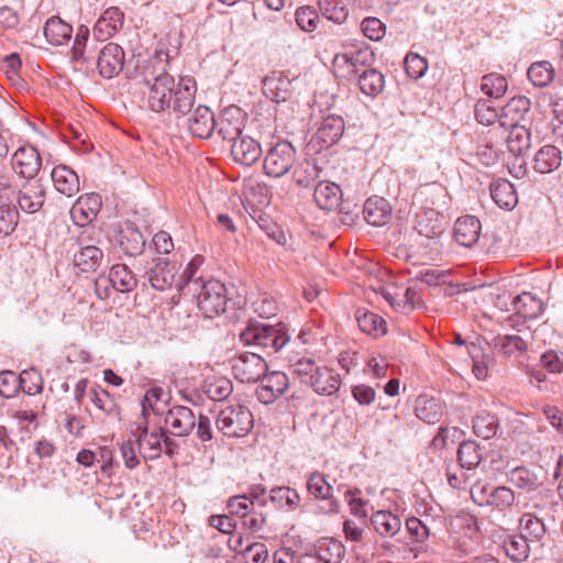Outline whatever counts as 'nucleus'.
Segmentation results:
<instances>
[{"mask_svg":"<svg viewBox=\"0 0 563 563\" xmlns=\"http://www.w3.org/2000/svg\"><path fill=\"white\" fill-rule=\"evenodd\" d=\"M307 489L310 495L320 500L329 501V510L336 511L338 503L332 498V486L328 482L324 474L314 472L307 481Z\"/></svg>","mask_w":563,"mask_h":563,"instance_id":"cd10ccee","label":"nucleus"},{"mask_svg":"<svg viewBox=\"0 0 563 563\" xmlns=\"http://www.w3.org/2000/svg\"><path fill=\"white\" fill-rule=\"evenodd\" d=\"M361 29L367 38L372 41H380L386 33L385 24L377 18H365L361 23Z\"/></svg>","mask_w":563,"mask_h":563,"instance_id":"0e129e2a","label":"nucleus"},{"mask_svg":"<svg viewBox=\"0 0 563 563\" xmlns=\"http://www.w3.org/2000/svg\"><path fill=\"white\" fill-rule=\"evenodd\" d=\"M246 114L241 108L231 106L223 109L216 120L217 133L228 142L233 143L243 132Z\"/></svg>","mask_w":563,"mask_h":563,"instance_id":"ddd939ff","label":"nucleus"},{"mask_svg":"<svg viewBox=\"0 0 563 563\" xmlns=\"http://www.w3.org/2000/svg\"><path fill=\"white\" fill-rule=\"evenodd\" d=\"M101 197L96 192L80 196L70 209V217L78 227L92 222L101 209Z\"/></svg>","mask_w":563,"mask_h":563,"instance_id":"dca6fc26","label":"nucleus"},{"mask_svg":"<svg viewBox=\"0 0 563 563\" xmlns=\"http://www.w3.org/2000/svg\"><path fill=\"white\" fill-rule=\"evenodd\" d=\"M521 536L538 547L545 534V526L541 519L532 514H525L520 519Z\"/></svg>","mask_w":563,"mask_h":563,"instance_id":"c03bdc74","label":"nucleus"},{"mask_svg":"<svg viewBox=\"0 0 563 563\" xmlns=\"http://www.w3.org/2000/svg\"><path fill=\"white\" fill-rule=\"evenodd\" d=\"M186 295L196 297L199 310L207 318H213L225 311L227 288L220 280L208 279L201 284L195 283L190 285V290Z\"/></svg>","mask_w":563,"mask_h":563,"instance_id":"39448f33","label":"nucleus"},{"mask_svg":"<svg viewBox=\"0 0 563 563\" xmlns=\"http://www.w3.org/2000/svg\"><path fill=\"white\" fill-rule=\"evenodd\" d=\"M253 423L252 412L242 405L225 406L219 411L216 420L217 429L230 438L246 435L252 430Z\"/></svg>","mask_w":563,"mask_h":563,"instance_id":"423d86ee","label":"nucleus"},{"mask_svg":"<svg viewBox=\"0 0 563 563\" xmlns=\"http://www.w3.org/2000/svg\"><path fill=\"white\" fill-rule=\"evenodd\" d=\"M540 362L550 373L561 374L563 372V353L549 350L541 355Z\"/></svg>","mask_w":563,"mask_h":563,"instance_id":"774afa93","label":"nucleus"},{"mask_svg":"<svg viewBox=\"0 0 563 563\" xmlns=\"http://www.w3.org/2000/svg\"><path fill=\"white\" fill-rule=\"evenodd\" d=\"M80 250L74 255V264L81 272L90 273L96 272L104 260L101 249L95 245H82L80 242Z\"/></svg>","mask_w":563,"mask_h":563,"instance_id":"c85d7f7f","label":"nucleus"},{"mask_svg":"<svg viewBox=\"0 0 563 563\" xmlns=\"http://www.w3.org/2000/svg\"><path fill=\"white\" fill-rule=\"evenodd\" d=\"M12 170L25 180L36 179L42 167V158L33 146L19 147L11 157Z\"/></svg>","mask_w":563,"mask_h":563,"instance_id":"4468645a","label":"nucleus"},{"mask_svg":"<svg viewBox=\"0 0 563 563\" xmlns=\"http://www.w3.org/2000/svg\"><path fill=\"white\" fill-rule=\"evenodd\" d=\"M499 426L498 418L487 411H481L476 415L473 429L474 433L485 440L496 435Z\"/></svg>","mask_w":563,"mask_h":563,"instance_id":"09e8293b","label":"nucleus"},{"mask_svg":"<svg viewBox=\"0 0 563 563\" xmlns=\"http://www.w3.org/2000/svg\"><path fill=\"white\" fill-rule=\"evenodd\" d=\"M475 119L479 124L492 125L498 122L501 126V108L496 106V100L479 99L474 109Z\"/></svg>","mask_w":563,"mask_h":563,"instance_id":"37998d69","label":"nucleus"},{"mask_svg":"<svg viewBox=\"0 0 563 563\" xmlns=\"http://www.w3.org/2000/svg\"><path fill=\"white\" fill-rule=\"evenodd\" d=\"M530 109V100L527 97H514L501 108V126L518 124Z\"/></svg>","mask_w":563,"mask_h":563,"instance_id":"72a5a7b5","label":"nucleus"},{"mask_svg":"<svg viewBox=\"0 0 563 563\" xmlns=\"http://www.w3.org/2000/svg\"><path fill=\"white\" fill-rule=\"evenodd\" d=\"M561 151L553 145L541 147L534 156V169L541 174H548L558 169L561 165Z\"/></svg>","mask_w":563,"mask_h":563,"instance_id":"4c0bfd02","label":"nucleus"},{"mask_svg":"<svg viewBox=\"0 0 563 563\" xmlns=\"http://www.w3.org/2000/svg\"><path fill=\"white\" fill-rule=\"evenodd\" d=\"M296 22L302 31L312 32L317 29L319 15L310 7H300L296 10Z\"/></svg>","mask_w":563,"mask_h":563,"instance_id":"e2e57ef3","label":"nucleus"},{"mask_svg":"<svg viewBox=\"0 0 563 563\" xmlns=\"http://www.w3.org/2000/svg\"><path fill=\"white\" fill-rule=\"evenodd\" d=\"M203 257L201 255H196L192 257V260L187 264L185 267L179 282L177 283L176 287L178 291L183 295H186L190 290V285L197 283L201 284L205 280L201 279V277H196V273L198 268L202 265Z\"/></svg>","mask_w":563,"mask_h":563,"instance_id":"3c124183","label":"nucleus"},{"mask_svg":"<svg viewBox=\"0 0 563 563\" xmlns=\"http://www.w3.org/2000/svg\"><path fill=\"white\" fill-rule=\"evenodd\" d=\"M132 433L136 437L139 448L145 450L144 457L154 460L161 455L162 442L165 435L162 428L148 431L147 424L144 422L140 423Z\"/></svg>","mask_w":563,"mask_h":563,"instance_id":"a211bd4d","label":"nucleus"},{"mask_svg":"<svg viewBox=\"0 0 563 563\" xmlns=\"http://www.w3.org/2000/svg\"><path fill=\"white\" fill-rule=\"evenodd\" d=\"M318 5L323 16L335 23L343 22L347 15L340 0H318Z\"/></svg>","mask_w":563,"mask_h":563,"instance_id":"680f3d73","label":"nucleus"},{"mask_svg":"<svg viewBox=\"0 0 563 563\" xmlns=\"http://www.w3.org/2000/svg\"><path fill=\"white\" fill-rule=\"evenodd\" d=\"M508 481L515 487L526 492L534 490L538 487L537 476L526 467H515L508 475Z\"/></svg>","mask_w":563,"mask_h":563,"instance_id":"6e6d98bb","label":"nucleus"},{"mask_svg":"<svg viewBox=\"0 0 563 563\" xmlns=\"http://www.w3.org/2000/svg\"><path fill=\"white\" fill-rule=\"evenodd\" d=\"M417 243L431 253H440V239L444 233L443 218L434 210H429L418 217L417 225Z\"/></svg>","mask_w":563,"mask_h":563,"instance_id":"1a4fd4ad","label":"nucleus"},{"mask_svg":"<svg viewBox=\"0 0 563 563\" xmlns=\"http://www.w3.org/2000/svg\"><path fill=\"white\" fill-rule=\"evenodd\" d=\"M533 544L521 534L510 537L504 542L506 555L515 562H523L528 559Z\"/></svg>","mask_w":563,"mask_h":563,"instance_id":"a18cd8bd","label":"nucleus"},{"mask_svg":"<svg viewBox=\"0 0 563 563\" xmlns=\"http://www.w3.org/2000/svg\"><path fill=\"white\" fill-rule=\"evenodd\" d=\"M492 346L505 356H517L528 349V343L517 334H498L493 338Z\"/></svg>","mask_w":563,"mask_h":563,"instance_id":"473e14b6","label":"nucleus"},{"mask_svg":"<svg viewBox=\"0 0 563 563\" xmlns=\"http://www.w3.org/2000/svg\"><path fill=\"white\" fill-rule=\"evenodd\" d=\"M165 423L170 427L176 437L188 435L196 426L192 410L185 406H174L165 417Z\"/></svg>","mask_w":563,"mask_h":563,"instance_id":"aec40b11","label":"nucleus"},{"mask_svg":"<svg viewBox=\"0 0 563 563\" xmlns=\"http://www.w3.org/2000/svg\"><path fill=\"white\" fill-rule=\"evenodd\" d=\"M43 32L48 43L58 46L70 40L73 29L58 16H52L46 21Z\"/></svg>","mask_w":563,"mask_h":563,"instance_id":"c9c22d12","label":"nucleus"},{"mask_svg":"<svg viewBox=\"0 0 563 563\" xmlns=\"http://www.w3.org/2000/svg\"><path fill=\"white\" fill-rule=\"evenodd\" d=\"M231 155L234 162L251 166L262 156L261 144L249 135H241L231 145Z\"/></svg>","mask_w":563,"mask_h":563,"instance_id":"6ab92c4d","label":"nucleus"},{"mask_svg":"<svg viewBox=\"0 0 563 563\" xmlns=\"http://www.w3.org/2000/svg\"><path fill=\"white\" fill-rule=\"evenodd\" d=\"M313 199L323 210H335L341 207L342 191L339 185L330 181H319L314 188Z\"/></svg>","mask_w":563,"mask_h":563,"instance_id":"393cba45","label":"nucleus"},{"mask_svg":"<svg viewBox=\"0 0 563 563\" xmlns=\"http://www.w3.org/2000/svg\"><path fill=\"white\" fill-rule=\"evenodd\" d=\"M124 58V51L120 45L106 44L100 49L96 62L99 75L106 79L114 78L123 69Z\"/></svg>","mask_w":563,"mask_h":563,"instance_id":"2eb2a0df","label":"nucleus"},{"mask_svg":"<svg viewBox=\"0 0 563 563\" xmlns=\"http://www.w3.org/2000/svg\"><path fill=\"white\" fill-rule=\"evenodd\" d=\"M20 389L27 395H37L43 390V378L38 371L29 368L19 375Z\"/></svg>","mask_w":563,"mask_h":563,"instance_id":"13d9d810","label":"nucleus"},{"mask_svg":"<svg viewBox=\"0 0 563 563\" xmlns=\"http://www.w3.org/2000/svg\"><path fill=\"white\" fill-rule=\"evenodd\" d=\"M288 388V377L283 372L267 374L256 389L257 399L265 405L273 404Z\"/></svg>","mask_w":563,"mask_h":563,"instance_id":"f3484780","label":"nucleus"},{"mask_svg":"<svg viewBox=\"0 0 563 563\" xmlns=\"http://www.w3.org/2000/svg\"><path fill=\"white\" fill-rule=\"evenodd\" d=\"M356 320L360 329L368 334L383 335L386 333L385 320L369 311H357Z\"/></svg>","mask_w":563,"mask_h":563,"instance_id":"864d4df0","label":"nucleus"},{"mask_svg":"<svg viewBox=\"0 0 563 563\" xmlns=\"http://www.w3.org/2000/svg\"><path fill=\"white\" fill-rule=\"evenodd\" d=\"M364 220L374 227L386 224L391 217V207L389 202L382 197L368 198L363 207Z\"/></svg>","mask_w":563,"mask_h":563,"instance_id":"b1692460","label":"nucleus"},{"mask_svg":"<svg viewBox=\"0 0 563 563\" xmlns=\"http://www.w3.org/2000/svg\"><path fill=\"white\" fill-rule=\"evenodd\" d=\"M516 500L515 493L506 486L494 487L489 495V501L486 507H493L497 510H505L514 505Z\"/></svg>","mask_w":563,"mask_h":563,"instance_id":"bf43d9fd","label":"nucleus"},{"mask_svg":"<svg viewBox=\"0 0 563 563\" xmlns=\"http://www.w3.org/2000/svg\"><path fill=\"white\" fill-rule=\"evenodd\" d=\"M527 75L536 87H544L553 80L554 69L549 62H537L528 68Z\"/></svg>","mask_w":563,"mask_h":563,"instance_id":"5fc2aeb1","label":"nucleus"},{"mask_svg":"<svg viewBox=\"0 0 563 563\" xmlns=\"http://www.w3.org/2000/svg\"><path fill=\"white\" fill-rule=\"evenodd\" d=\"M512 309L525 319H536L543 312V303L530 292H523L514 298Z\"/></svg>","mask_w":563,"mask_h":563,"instance_id":"a19ab883","label":"nucleus"},{"mask_svg":"<svg viewBox=\"0 0 563 563\" xmlns=\"http://www.w3.org/2000/svg\"><path fill=\"white\" fill-rule=\"evenodd\" d=\"M123 21L124 14L119 8H108L95 24L93 36L98 41L110 38L122 27Z\"/></svg>","mask_w":563,"mask_h":563,"instance_id":"412c9836","label":"nucleus"},{"mask_svg":"<svg viewBox=\"0 0 563 563\" xmlns=\"http://www.w3.org/2000/svg\"><path fill=\"white\" fill-rule=\"evenodd\" d=\"M344 553V545L334 539L322 538L314 544L313 555L325 563H341Z\"/></svg>","mask_w":563,"mask_h":563,"instance_id":"f704fd0d","label":"nucleus"},{"mask_svg":"<svg viewBox=\"0 0 563 563\" xmlns=\"http://www.w3.org/2000/svg\"><path fill=\"white\" fill-rule=\"evenodd\" d=\"M15 196L19 209L27 214L38 212L46 199V189L41 179L24 180L20 186L15 183Z\"/></svg>","mask_w":563,"mask_h":563,"instance_id":"9b49d317","label":"nucleus"},{"mask_svg":"<svg viewBox=\"0 0 563 563\" xmlns=\"http://www.w3.org/2000/svg\"><path fill=\"white\" fill-rule=\"evenodd\" d=\"M181 119L184 120L183 125L195 137L208 139L216 130L214 114L205 104L194 106L190 112Z\"/></svg>","mask_w":563,"mask_h":563,"instance_id":"f8f14e48","label":"nucleus"},{"mask_svg":"<svg viewBox=\"0 0 563 563\" xmlns=\"http://www.w3.org/2000/svg\"><path fill=\"white\" fill-rule=\"evenodd\" d=\"M15 187L11 173L0 174V238L10 235L19 223V209L12 202Z\"/></svg>","mask_w":563,"mask_h":563,"instance_id":"0eeeda50","label":"nucleus"},{"mask_svg":"<svg viewBox=\"0 0 563 563\" xmlns=\"http://www.w3.org/2000/svg\"><path fill=\"white\" fill-rule=\"evenodd\" d=\"M510 131L507 137V147L516 156L525 154L531 146L530 131L523 125H509Z\"/></svg>","mask_w":563,"mask_h":563,"instance_id":"79ce46f5","label":"nucleus"},{"mask_svg":"<svg viewBox=\"0 0 563 563\" xmlns=\"http://www.w3.org/2000/svg\"><path fill=\"white\" fill-rule=\"evenodd\" d=\"M111 286L114 290L120 292L132 291L137 280L132 271L124 264H115L111 267L108 275Z\"/></svg>","mask_w":563,"mask_h":563,"instance_id":"58836bf2","label":"nucleus"},{"mask_svg":"<svg viewBox=\"0 0 563 563\" xmlns=\"http://www.w3.org/2000/svg\"><path fill=\"white\" fill-rule=\"evenodd\" d=\"M319 177V169L313 162L299 163L292 173L294 181L303 188L310 187Z\"/></svg>","mask_w":563,"mask_h":563,"instance_id":"4d7b16f0","label":"nucleus"},{"mask_svg":"<svg viewBox=\"0 0 563 563\" xmlns=\"http://www.w3.org/2000/svg\"><path fill=\"white\" fill-rule=\"evenodd\" d=\"M232 391V382L227 377H216L206 384V394L216 401L227 399Z\"/></svg>","mask_w":563,"mask_h":563,"instance_id":"052dcab7","label":"nucleus"},{"mask_svg":"<svg viewBox=\"0 0 563 563\" xmlns=\"http://www.w3.org/2000/svg\"><path fill=\"white\" fill-rule=\"evenodd\" d=\"M482 225L474 216H464L454 223V239L465 247L473 246L479 239Z\"/></svg>","mask_w":563,"mask_h":563,"instance_id":"4be33fe9","label":"nucleus"},{"mask_svg":"<svg viewBox=\"0 0 563 563\" xmlns=\"http://www.w3.org/2000/svg\"><path fill=\"white\" fill-rule=\"evenodd\" d=\"M457 459L463 468L473 470L483 461L481 446L475 441H464L457 450Z\"/></svg>","mask_w":563,"mask_h":563,"instance_id":"49530a36","label":"nucleus"},{"mask_svg":"<svg viewBox=\"0 0 563 563\" xmlns=\"http://www.w3.org/2000/svg\"><path fill=\"white\" fill-rule=\"evenodd\" d=\"M269 499L278 507H286L287 510H294L300 503V495L296 489L287 486H277L272 488Z\"/></svg>","mask_w":563,"mask_h":563,"instance_id":"8fccbe9b","label":"nucleus"},{"mask_svg":"<svg viewBox=\"0 0 563 563\" xmlns=\"http://www.w3.org/2000/svg\"><path fill=\"white\" fill-rule=\"evenodd\" d=\"M51 177L56 190L60 194L73 197L79 191V178L68 166L54 167Z\"/></svg>","mask_w":563,"mask_h":563,"instance_id":"bb28decb","label":"nucleus"},{"mask_svg":"<svg viewBox=\"0 0 563 563\" xmlns=\"http://www.w3.org/2000/svg\"><path fill=\"white\" fill-rule=\"evenodd\" d=\"M492 199L495 203L505 210L514 209L518 203V196L514 185L504 178L492 181L489 186Z\"/></svg>","mask_w":563,"mask_h":563,"instance_id":"a878e982","label":"nucleus"},{"mask_svg":"<svg viewBox=\"0 0 563 563\" xmlns=\"http://www.w3.org/2000/svg\"><path fill=\"white\" fill-rule=\"evenodd\" d=\"M415 413L426 423L434 424L442 418L443 409L438 399L420 395L416 399Z\"/></svg>","mask_w":563,"mask_h":563,"instance_id":"7c9ffc66","label":"nucleus"},{"mask_svg":"<svg viewBox=\"0 0 563 563\" xmlns=\"http://www.w3.org/2000/svg\"><path fill=\"white\" fill-rule=\"evenodd\" d=\"M120 245L125 254L135 256L143 252L145 239L137 229L129 227L121 232Z\"/></svg>","mask_w":563,"mask_h":563,"instance_id":"de8ad7c7","label":"nucleus"},{"mask_svg":"<svg viewBox=\"0 0 563 563\" xmlns=\"http://www.w3.org/2000/svg\"><path fill=\"white\" fill-rule=\"evenodd\" d=\"M148 280L153 288L157 290H166L172 287L175 274L169 267L167 260L157 258L153 268L148 271Z\"/></svg>","mask_w":563,"mask_h":563,"instance_id":"ea45409f","label":"nucleus"},{"mask_svg":"<svg viewBox=\"0 0 563 563\" xmlns=\"http://www.w3.org/2000/svg\"><path fill=\"white\" fill-rule=\"evenodd\" d=\"M344 132L343 119L336 115H329L322 120L316 133L318 142L330 146L336 143Z\"/></svg>","mask_w":563,"mask_h":563,"instance_id":"c756f323","label":"nucleus"},{"mask_svg":"<svg viewBox=\"0 0 563 563\" xmlns=\"http://www.w3.org/2000/svg\"><path fill=\"white\" fill-rule=\"evenodd\" d=\"M168 53L156 51L139 68L136 77L141 107L161 113L172 111L184 118L196 102L197 85L191 77H180L178 82L168 73Z\"/></svg>","mask_w":563,"mask_h":563,"instance_id":"f257e3e1","label":"nucleus"},{"mask_svg":"<svg viewBox=\"0 0 563 563\" xmlns=\"http://www.w3.org/2000/svg\"><path fill=\"white\" fill-rule=\"evenodd\" d=\"M234 377L241 383H256L267 371V363L258 352H244L231 361Z\"/></svg>","mask_w":563,"mask_h":563,"instance_id":"9d476101","label":"nucleus"},{"mask_svg":"<svg viewBox=\"0 0 563 563\" xmlns=\"http://www.w3.org/2000/svg\"><path fill=\"white\" fill-rule=\"evenodd\" d=\"M296 148L288 141L277 142L267 151L263 168L265 175L274 178H279L286 175L296 162Z\"/></svg>","mask_w":563,"mask_h":563,"instance_id":"6e6552de","label":"nucleus"},{"mask_svg":"<svg viewBox=\"0 0 563 563\" xmlns=\"http://www.w3.org/2000/svg\"><path fill=\"white\" fill-rule=\"evenodd\" d=\"M371 521L376 532L385 538L396 536L401 528L400 518L389 510H378L372 515Z\"/></svg>","mask_w":563,"mask_h":563,"instance_id":"2f4dec72","label":"nucleus"},{"mask_svg":"<svg viewBox=\"0 0 563 563\" xmlns=\"http://www.w3.org/2000/svg\"><path fill=\"white\" fill-rule=\"evenodd\" d=\"M356 79L361 91L368 97L378 96L385 87L384 75L372 67L363 69Z\"/></svg>","mask_w":563,"mask_h":563,"instance_id":"e433bc0d","label":"nucleus"},{"mask_svg":"<svg viewBox=\"0 0 563 563\" xmlns=\"http://www.w3.org/2000/svg\"><path fill=\"white\" fill-rule=\"evenodd\" d=\"M290 368L300 383L310 386L319 395L332 396L340 389V375L327 366L317 364L311 357L296 360Z\"/></svg>","mask_w":563,"mask_h":563,"instance_id":"f03ea898","label":"nucleus"},{"mask_svg":"<svg viewBox=\"0 0 563 563\" xmlns=\"http://www.w3.org/2000/svg\"><path fill=\"white\" fill-rule=\"evenodd\" d=\"M373 49L365 43L352 44L345 52L335 54L333 68L336 76L346 80H356L357 75L375 63Z\"/></svg>","mask_w":563,"mask_h":563,"instance_id":"7ed1b4c3","label":"nucleus"},{"mask_svg":"<svg viewBox=\"0 0 563 563\" xmlns=\"http://www.w3.org/2000/svg\"><path fill=\"white\" fill-rule=\"evenodd\" d=\"M507 80L499 74H487L483 76L481 89L492 100L501 98L507 90Z\"/></svg>","mask_w":563,"mask_h":563,"instance_id":"603ef678","label":"nucleus"},{"mask_svg":"<svg viewBox=\"0 0 563 563\" xmlns=\"http://www.w3.org/2000/svg\"><path fill=\"white\" fill-rule=\"evenodd\" d=\"M291 81L282 73H272L263 80L264 95L274 102H284L291 97Z\"/></svg>","mask_w":563,"mask_h":563,"instance_id":"5701e85b","label":"nucleus"},{"mask_svg":"<svg viewBox=\"0 0 563 563\" xmlns=\"http://www.w3.org/2000/svg\"><path fill=\"white\" fill-rule=\"evenodd\" d=\"M405 69L411 78L419 79L428 69L427 59L418 54L410 53L405 58Z\"/></svg>","mask_w":563,"mask_h":563,"instance_id":"338daca9","label":"nucleus"},{"mask_svg":"<svg viewBox=\"0 0 563 563\" xmlns=\"http://www.w3.org/2000/svg\"><path fill=\"white\" fill-rule=\"evenodd\" d=\"M20 390L19 375L12 371L0 372V395L11 398Z\"/></svg>","mask_w":563,"mask_h":563,"instance_id":"69168bd1","label":"nucleus"},{"mask_svg":"<svg viewBox=\"0 0 563 563\" xmlns=\"http://www.w3.org/2000/svg\"><path fill=\"white\" fill-rule=\"evenodd\" d=\"M289 339V334L280 323L276 325L250 324L241 333V340L245 345H252L267 354L279 352Z\"/></svg>","mask_w":563,"mask_h":563,"instance_id":"20e7f679","label":"nucleus"}]
</instances>
